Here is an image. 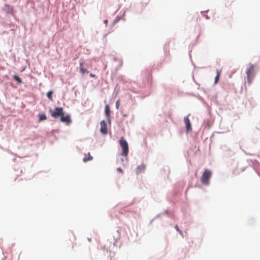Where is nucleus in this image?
<instances>
[{"label":"nucleus","mask_w":260,"mask_h":260,"mask_svg":"<svg viewBox=\"0 0 260 260\" xmlns=\"http://www.w3.org/2000/svg\"><path fill=\"white\" fill-rule=\"evenodd\" d=\"M21 79L18 77H17V83H21Z\"/></svg>","instance_id":"nucleus-20"},{"label":"nucleus","mask_w":260,"mask_h":260,"mask_svg":"<svg viewBox=\"0 0 260 260\" xmlns=\"http://www.w3.org/2000/svg\"><path fill=\"white\" fill-rule=\"evenodd\" d=\"M107 22H108V20H106V19L105 20H104V23H105L106 24H107Z\"/></svg>","instance_id":"nucleus-23"},{"label":"nucleus","mask_w":260,"mask_h":260,"mask_svg":"<svg viewBox=\"0 0 260 260\" xmlns=\"http://www.w3.org/2000/svg\"><path fill=\"white\" fill-rule=\"evenodd\" d=\"M63 115V110L62 107H56L54 111L51 112V116L54 118Z\"/></svg>","instance_id":"nucleus-4"},{"label":"nucleus","mask_w":260,"mask_h":260,"mask_svg":"<svg viewBox=\"0 0 260 260\" xmlns=\"http://www.w3.org/2000/svg\"><path fill=\"white\" fill-rule=\"evenodd\" d=\"M121 162L123 165H126L127 162V157H126L125 159L124 158H121Z\"/></svg>","instance_id":"nucleus-16"},{"label":"nucleus","mask_w":260,"mask_h":260,"mask_svg":"<svg viewBox=\"0 0 260 260\" xmlns=\"http://www.w3.org/2000/svg\"><path fill=\"white\" fill-rule=\"evenodd\" d=\"M88 240H89V241H91V239H90V238H88Z\"/></svg>","instance_id":"nucleus-25"},{"label":"nucleus","mask_w":260,"mask_h":260,"mask_svg":"<svg viewBox=\"0 0 260 260\" xmlns=\"http://www.w3.org/2000/svg\"><path fill=\"white\" fill-rule=\"evenodd\" d=\"M52 94H53L52 91H50L48 92V93H47V97L48 98V99H49L50 100H52Z\"/></svg>","instance_id":"nucleus-12"},{"label":"nucleus","mask_w":260,"mask_h":260,"mask_svg":"<svg viewBox=\"0 0 260 260\" xmlns=\"http://www.w3.org/2000/svg\"><path fill=\"white\" fill-rule=\"evenodd\" d=\"M246 74L247 80H248L249 84H250L253 80L255 75V71L252 64L249 63L248 64V67L246 70Z\"/></svg>","instance_id":"nucleus-1"},{"label":"nucleus","mask_w":260,"mask_h":260,"mask_svg":"<svg viewBox=\"0 0 260 260\" xmlns=\"http://www.w3.org/2000/svg\"><path fill=\"white\" fill-rule=\"evenodd\" d=\"M92 159V157L90 155V153H88V157H84L83 158V161L84 162H86L88 161L91 160Z\"/></svg>","instance_id":"nucleus-11"},{"label":"nucleus","mask_w":260,"mask_h":260,"mask_svg":"<svg viewBox=\"0 0 260 260\" xmlns=\"http://www.w3.org/2000/svg\"><path fill=\"white\" fill-rule=\"evenodd\" d=\"M61 121L63 123H66L67 125H69L71 122L70 115H67L65 116L62 115L61 116Z\"/></svg>","instance_id":"nucleus-7"},{"label":"nucleus","mask_w":260,"mask_h":260,"mask_svg":"<svg viewBox=\"0 0 260 260\" xmlns=\"http://www.w3.org/2000/svg\"><path fill=\"white\" fill-rule=\"evenodd\" d=\"M145 168V167L144 165L138 166L136 169L137 174H140L142 172H143Z\"/></svg>","instance_id":"nucleus-10"},{"label":"nucleus","mask_w":260,"mask_h":260,"mask_svg":"<svg viewBox=\"0 0 260 260\" xmlns=\"http://www.w3.org/2000/svg\"><path fill=\"white\" fill-rule=\"evenodd\" d=\"M219 72L218 70H217V75L215 78V81H214L215 83H216L217 82V81L219 80Z\"/></svg>","instance_id":"nucleus-14"},{"label":"nucleus","mask_w":260,"mask_h":260,"mask_svg":"<svg viewBox=\"0 0 260 260\" xmlns=\"http://www.w3.org/2000/svg\"><path fill=\"white\" fill-rule=\"evenodd\" d=\"M46 119V116L45 114L39 115V121H43Z\"/></svg>","instance_id":"nucleus-13"},{"label":"nucleus","mask_w":260,"mask_h":260,"mask_svg":"<svg viewBox=\"0 0 260 260\" xmlns=\"http://www.w3.org/2000/svg\"><path fill=\"white\" fill-rule=\"evenodd\" d=\"M119 101H117L116 102V108L117 109H118L119 108Z\"/></svg>","instance_id":"nucleus-18"},{"label":"nucleus","mask_w":260,"mask_h":260,"mask_svg":"<svg viewBox=\"0 0 260 260\" xmlns=\"http://www.w3.org/2000/svg\"><path fill=\"white\" fill-rule=\"evenodd\" d=\"M117 171L119 172L122 173V170H121V169L120 168H118L117 169Z\"/></svg>","instance_id":"nucleus-19"},{"label":"nucleus","mask_w":260,"mask_h":260,"mask_svg":"<svg viewBox=\"0 0 260 260\" xmlns=\"http://www.w3.org/2000/svg\"><path fill=\"white\" fill-rule=\"evenodd\" d=\"M119 142L122 148L121 155L126 157L128 153V146L127 141L123 138H121Z\"/></svg>","instance_id":"nucleus-2"},{"label":"nucleus","mask_w":260,"mask_h":260,"mask_svg":"<svg viewBox=\"0 0 260 260\" xmlns=\"http://www.w3.org/2000/svg\"><path fill=\"white\" fill-rule=\"evenodd\" d=\"M13 77L14 79L16 80V75H14Z\"/></svg>","instance_id":"nucleus-22"},{"label":"nucleus","mask_w":260,"mask_h":260,"mask_svg":"<svg viewBox=\"0 0 260 260\" xmlns=\"http://www.w3.org/2000/svg\"><path fill=\"white\" fill-rule=\"evenodd\" d=\"M175 229L177 230V231L179 232V233L182 235V232L181 231L179 230V228H178V226L177 225H176L175 226Z\"/></svg>","instance_id":"nucleus-17"},{"label":"nucleus","mask_w":260,"mask_h":260,"mask_svg":"<svg viewBox=\"0 0 260 260\" xmlns=\"http://www.w3.org/2000/svg\"><path fill=\"white\" fill-rule=\"evenodd\" d=\"M101 129L100 132L103 135H106L107 134V124L105 120H102L101 123Z\"/></svg>","instance_id":"nucleus-5"},{"label":"nucleus","mask_w":260,"mask_h":260,"mask_svg":"<svg viewBox=\"0 0 260 260\" xmlns=\"http://www.w3.org/2000/svg\"><path fill=\"white\" fill-rule=\"evenodd\" d=\"M83 63L84 62L82 60L80 61V72L82 75L84 74L85 73H87L88 72L86 69L83 68L82 67Z\"/></svg>","instance_id":"nucleus-8"},{"label":"nucleus","mask_w":260,"mask_h":260,"mask_svg":"<svg viewBox=\"0 0 260 260\" xmlns=\"http://www.w3.org/2000/svg\"><path fill=\"white\" fill-rule=\"evenodd\" d=\"M90 76L91 77H94V75H93V74H90Z\"/></svg>","instance_id":"nucleus-21"},{"label":"nucleus","mask_w":260,"mask_h":260,"mask_svg":"<svg viewBox=\"0 0 260 260\" xmlns=\"http://www.w3.org/2000/svg\"><path fill=\"white\" fill-rule=\"evenodd\" d=\"M205 17L206 19H208V16L207 15H205Z\"/></svg>","instance_id":"nucleus-24"},{"label":"nucleus","mask_w":260,"mask_h":260,"mask_svg":"<svg viewBox=\"0 0 260 260\" xmlns=\"http://www.w3.org/2000/svg\"><path fill=\"white\" fill-rule=\"evenodd\" d=\"M183 120L184 122H185V125H186V131L188 132L191 129V126L188 116L184 117Z\"/></svg>","instance_id":"nucleus-6"},{"label":"nucleus","mask_w":260,"mask_h":260,"mask_svg":"<svg viewBox=\"0 0 260 260\" xmlns=\"http://www.w3.org/2000/svg\"><path fill=\"white\" fill-rule=\"evenodd\" d=\"M123 16V15H121V16H117L116 18V19L114 20V24H115L116 23H117L118 21H119L121 18Z\"/></svg>","instance_id":"nucleus-15"},{"label":"nucleus","mask_w":260,"mask_h":260,"mask_svg":"<svg viewBox=\"0 0 260 260\" xmlns=\"http://www.w3.org/2000/svg\"><path fill=\"white\" fill-rule=\"evenodd\" d=\"M211 176H212V172L209 170H205L201 177L202 183L206 185H209V180Z\"/></svg>","instance_id":"nucleus-3"},{"label":"nucleus","mask_w":260,"mask_h":260,"mask_svg":"<svg viewBox=\"0 0 260 260\" xmlns=\"http://www.w3.org/2000/svg\"><path fill=\"white\" fill-rule=\"evenodd\" d=\"M109 113H110V110H109V106L108 105H106L105 107V115L106 116L107 119L109 122H110Z\"/></svg>","instance_id":"nucleus-9"}]
</instances>
